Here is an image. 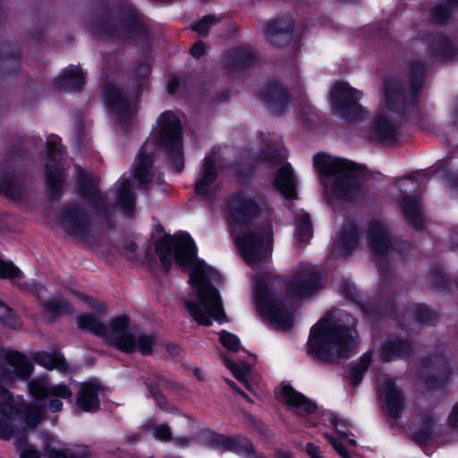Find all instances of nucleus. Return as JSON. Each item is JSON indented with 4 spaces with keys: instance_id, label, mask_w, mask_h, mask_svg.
<instances>
[{
    "instance_id": "obj_1",
    "label": "nucleus",
    "mask_w": 458,
    "mask_h": 458,
    "mask_svg": "<svg viewBox=\"0 0 458 458\" xmlns=\"http://www.w3.org/2000/svg\"><path fill=\"white\" fill-rule=\"evenodd\" d=\"M155 250L165 274L172 268V257L182 270L191 267L189 284L196 294L197 301H187L185 308L192 318L206 327L212 325L211 318L220 321L225 317L222 298L211 279L218 282L222 276L216 269L198 258V248L191 234L183 231L178 235L165 234L159 237L155 242Z\"/></svg>"
},
{
    "instance_id": "obj_2",
    "label": "nucleus",
    "mask_w": 458,
    "mask_h": 458,
    "mask_svg": "<svg viewBox=\"0 0 458 458\" xmlns=\"http://www.w3.org/2000/svg\"><path fill=\"white\" fill-rule=\"evenodd\" d=\"M358 320L342 310L335 318H325L312 326L307 342V353L324 363L348 359L359 343Z\"/></svg>"
},
{
    "instance_id": "obj_3",
    "label": "nucleus",
    "mask_w": 458,
    "mask_h": 458,
    "mask_svg": "<svg viewBox=\"0 0 458 458\" xmlns=\"http://www.w3.org/2000/svg\"><path fill=\"white\" fill-rule=\"evenodd\" d=\"M92 28L106 38L133 45L149 41V30L140 12L128 4L119 5L113 14L106 8L92 20Z\"/></svg>"
},
{
    "instance_id": "obj_4",
    "label": "nucleus",
    "mask_w": 458,
    "mask_h": 458,
    "mask_svg": "<svg viewBox=\"0 0 458 458\" xmlns=\"http://www.w3.org/2000/svg\"><path fill=\"white\" fill-rule=\"evenodd\" d=\"M313 165L322 177L333 179L332 192L337 199L352 202L360 197L365 166L325 152L313 157Z\"/></svg>"
},
{
    "instance_id": "obj_5",
    "label": "nucleus",
    "mask_w": 458,
    "mask_h": 458,
    "mask_svg": "<svg viewBox=\"0 0 458 458\" xmlns=\"http://www.w3.org/2000/svg\"><path fill=\"white\" fill-rule=\"evenodd\" d=\"M426 74V64L421 60H412L408 67L409 92L400 81L385 80L384 89L387 109L401 118H405L408 112L418 113L420 94L424 86Z\"/></svg>"
},
{
    "instance_id": "obj_6",
    "label": "nucleus",
    "mask_w": 458,
    "mask_h": 458,
    "mask_svg": "<svg viewBox=\"0 0 458 458\" xmlns=\"http://www.w3.org/2000/svg\"><path fill=\"white\" fill-rule=\"evenodd\" d=\"M275 276L270 273L259 275L254 279V300L258 312L277 327L290 330L294 318L288 305L274 293Z\"/></svg>"
},
{
    "instance_id": "obj_7",
    "label": "nucleus",
    "mask_w": 458,
    "mask_h": 458,
    "mask_svg": "<svg viewBox=\"0 0 458 458\" xmlns=\"http://www.w3.org/2000/svg\"><path fill=\"white\" fill-rule=\"evenodd\" d=\"M157 123L159 128L155 137L156 146L170 162L171 170L181 173L184 168L181 120L173 111H165L157 119Z\"/></svg>"
},
{
    "instance_id": "obj_8",
    "label": "nucleus",
    "mask_w": 458,
    "mask_h": 458,
    "mask_svg": "<svg viewBox=\"0 0 458 458\" xmlns=\"http://www.w3.org/2000/svg\"><path fill=\"white\" fill-rule=\"evenodd\" d=\"M62 149L55 140L47 142V162L44 165L47 201L59 203L64 194L66 174L63 165Z\"/></svg>"
},
{
    "instance_id": "obj_9",
    "label": "nucleus",
    "mask_w": 458,
    "mask_h": 458,
    "mask_svg": "<svg viewBox=\"0 0 458 458\" xmlns=\"http://www.w3.org/2000/svg\"><path fill=\"white\" fill-rule=\"evenodd\" d=\"M131 319L127 315H119L109 320V328L94 315L83 313L77 317V326L96 336L105 338L110 345L119 350V341L132 335L130 330Z\"/></svg>"
},
{
    "instance_id": "obj_10",
    "label": "nucleus",
    "mask_w": 458,
    "mask_h": 458,
    "mask_svg": "<svg viewBox=\"0 0 458 458\" xmlns=\"http://www.w3.org/2000/svg\"><path fill=\"white\" fill-rule=\"evenodd\" d=\"M76 188L79 196L88 203L94 215L106 222L109 229H114L113 214L98 187V180L81 169L76 178Z\"/></svg>"
},
{
    "instance_id": "obj_11",
    "label": "nucleus",
    "mask_w": 458,
    "mask_h": 458,
    "mask_svg": "<svg viewBox=\"0 0 458 458\" xmlns=\"http://www.w3.org/2000/svg\"><path fill=\"white\" fill-rule=\"evenodd\" d=\"M362 92L347 82L336 81L330 90L333 113L348 121H358L366 114L365 108L360 104Z\"/></svg>"
},
{
    "instance_id": "obj_12",
    "label": "nucleus",
    "mask_w": 458,
    "mask_h": 458,
    "mask_svg": "<svg viewBox=\"0 0 458 458\" xmlns=\"http://www.w3.org/2000/svg\"><path fill=\"white\" fill-rule=\"evenodd\" d=\"M367 239L373 254L378 259L377 267L380 279L389 284L394 276L387 259L394 250L393 238L381 222L374 220L368 226Z\"/></svg>"
},
{
    "instance_id": "obj_13",
    "label": "nucleus",
    "mask_w": 458,
    "mask_h": 458,
    "mask_svg": "<svg viewBox=\"0 0 458 458\" xmlns=\"http://www.w3.org/2000/svg\"><path fill=\"white\" fill-rule=\"evenodd\" d=\"M419 378L422 386L429 391L445 387L451 376V367L446 357L436 352L419 359Z\"/></svg>"
},
{
    "instance_id": "obj_14",
    "label": "nucleus",
    "mask_w": 458,
    "mask_h": 458,
    "mask_svg": "<svg viewBox=\"0 0 458 458\" xmlns=\"http://www.w3.org/2000/svg\"><path fill=\"white\" fill-rule=\"evenodd\" d=\"M272 238L273 230L267 225L242 233L236 237L235 242L246 263L251 265L263 259Z\"/></svg>"
},
{
    "instance_id": "obj_15",
    "label": "nucleus",
    "mask_w": 458,
    "mask_h": 458,
    "mask_svg": "<svg viewBox=\"0 0 458 458\" xmlns=\"http://www.w3.org/2000/svg\"><path fill=\"white\" fill-rule=\"evenodd\" d=\"M226 212L231 224L248 225L258 219L263 208L258 197H250L243 191H237L226 199Z\"/></svg>"
},
{
    "instance_id": "obj_16",
    "label": "nucleus",
    "mask_w": 458,
    "mask_h": 458,
    "mask_svg": "<svg viewBox=\"0 0 458 458\" xmlns=\"http://www.w3.org/2000/svg\"><path fill=\"white\" fill-rule=\"evenodd\" d=\"M4 359L13 369L0 365V394L11 395L6 386H13L16 379L28 380L33 373L34 365L24 353L19 351H6L4 353Z\"/></svg>"
},
{
    "instance_id": "obj_17",
    "label": "nucleus",
    "mask_w": 458,
    "mask_h": 458,
    "mask_svg": "<svg viewBox=\"0 0 458 458\" xmlns=\"http://www.w3.org/2000/svg\"><path fill=\"white\" fill-rule=\"evenodd\" d=\"M58 222L68 235L80 238L90 235L92 227L90 216L78 202L64 204L58 215Z\"/></svg>"
},
{
    "instance_id": "obj_18",
    "label": "nucleus",
    "mask_w": 458,
    "mask_h": 458,
    "mask_svg": "<svg viewBox=\"0 0 458 458\" xmlns=\"http://www.w3.org/2000/svg\"><path fill=\"white\" fill-rule=\"evenodd\" d=\"M325 279L318 270L297 274L285 284L286 295L293 301H301L315 294L323 288Z\"/></svg>"
},
{
    "instance_id": "obj_19",
    "label": "nucleus",
    "mask_w": 458,
    "mask_h": 458,
    "mask_svg": "<svg viewBox=\"0 0 458 458\" xmlns=\"http://www.w3.org/2000/svg\"><path fill=\"white\" fill-rule=\"evenodd\" d=\"M103 98L106 107L123 125L127 126L132 116L131 102L125 90L113 83H106L103 89Z\"/></svg>"
},
{
    "instance_id": "obj_20",
    "label": "nucleus",
    "mask_w": 458,
    "mask_h": 458,
    "mask_svg": "<svg viewBox=\"0 0 458 458\" xmlns=\"http://www.w3.org/2000/svg\"><path fill=\"white\" fill-rule=\"evenodd\" d=\"M421 39L427 43L428 55L438 62H451L458 55L455 43L444 33L424 32Z\"/></svg>"
},
{
    "instance_id": "obj_21",
    "label": "nucleus",
    "mask_w": 458,
    "mask_h": 458,
    "mask_svg": "<svg viewBox=\"0 0 458 458\" xmlns=\"http://www.w3.org/2000/svg\"><path fill=\"white\" fill-rule=\"evenodd\" d=\"M259 98L273 114L280 115L288 107L291 95L283 82L273 80L261 87Z\"/></svg>"
},
{
    "instance_id": "obj_22",
    "label": "nucleus",
    "mask_w": 458,
    "mask_h": 458,
    "mask_svg": "<svg viewBox=\"0 0 458 458\" xmlns=\"http://www.w3.org/2000/svg\"><path fill=\"white\" fill-rule=\"evenodd\" d=\"M264 34L272 45L286 47L297 37L295 22L289 17L281 16L266 23Z\"/></svg>"
},
{
    "instance_id": "obj_23",
    "label": "nucleus",
    "mask_w": 458,
    "mask_h": 458,
    "mask_svg": "<svg viewBox=\"0 0 458 458\" xmlns=\"http://www.w3.org/2000/svg\"><path fill=\"white\" fill-rule=\"evenodd\" d=\"M105 390L106 387L96 379L81 382L75 406L82 412H98L101 409L100 394H103Z\"/></svg>"
},
{
    "instance_id": "obj_24",
    "label": "nucleus",
    "mask_w": 458,
    "mask_h": 458,
    "mask_svg": "<svg viewBox=\"0 0 458 458\" xmlns=\"http://www.w3.org/2000/svg\"><path fill=\"white\" fill-rule=\"evenodd\" d=\"M359 309L371 324L389 318H395L396 316V304L393 296L379 294L374 301L360 303Z\"/></svg>"
},
{
    "instance_id": "obj_25",
    "label": "nucleus",
    "mask_w": 458,
    "mask_h": 458,
    "mask_svg": "<svg viewBox=\"0 0 458 458\" xmlns=\"http://www.w3.org/2000/svg\"><path fill=\"white\" fill-rule=\"evenodd\" d=\"M378 394L383 398L387 415L397 420L405 408L406 398L393 378H386L379 386Z\"/></svg>"
},
{
    "instance_id": "obj_26",
    "label": "nucleus",
    "mask_w": 458,
    "mask_h": 458,
    "mask_svg": "<svg viewBox=\"0 0 458 458\" xmlns=\"http://www.w3.org/2000/svg\"><path fill=\"white\" fill-rule=\"evenodd\" d=\"M259 60L257 52L249 46H238L229 49L223 57V63L230 72H243Z\"/></svg>"
},
{
    "instance_id": "obj_27",
    "label": "nucleus",
    "mask_w": 458,
    "mask_h": 458,
    "mask_svg": "<svg viewBox=\"0 0 458 458\" xmlns=\"http://www.w3.org/2000/svg\"><path fill=\"white\" fill-rule=\"evenodd\" d=\"M413 353L414 347L411 341L398 336L387 339L379 349V358L385 363L397 360H409Z\"/></svg>"
},
{
    "instance_id": "obj_28",
    "label": "nucleus",
    "mask_w": 458,
    "mask_h": 458,
    "mask_svg": "<svg viewBox=\"0 0 458 458\" xmlns=\"http://www.w3.org/2000/svg\"><path fill=\"white\" fill-rule=\"evenodd\" d=\"M21 54L13 38L0 42V75L3 78L16 75L21 68Z\"/></svg>"
},
{
    "instance_id": "obj_29",
    "label": "nucleus",
    "mask_w": 458,
    "mask_h": 458,
    "mask_svg": "<svg viewBox=\"0 0 458 458\" xmlns=\"http://www.w3.org/2000/svg\"><path fill=\"white\" fill-rule=\"evenodd\" d=\"M362 233L354 220L344 222L335 243V250H339L342 257L350 256L359 247Z\"/></svg>"
},
{
    "instance_id": "obj_30",
    "label": "nucleus",
    "mask_w": 458,
    "mask_h": 458,
    "mask_svg": "<svg viewBox=\"0 0 458 458\" xmlns=\"http://www.w3.org/2000/svg\"><path fill=\"white\" fill-rule=\"evenodd\" d=\"M121 340L119 341V351L126 354L139 352L142 356L152 355L157 342L155 334H132Z\"/></svg>"
},
{
    "instance_id": "obj_31",
    "label": "nucleus",
    "mask_w": 458,
    "mask_h": 458,
    "mask_svg": "<svg viewBox=\"0 0 458 458\" xmlns=\"http://www.w3.org/2000/svg\"><path fill=\"white\" fill-rule=\"evenodd\" d=\"M280 394L286 405L297 409V414L300 416H309L313 414L318 409L316 403L295 390L291 385H284Z\"/></svg>"
},
{
    "instance_id": "obj_32",
    "label": "nucleus",
    "mask_w": 458,
    "mask_h": 458,
    "mask_svg": "<svg viewBox=\"0 0 458 458\" xmlns=\"http://www.w3.org/2000/svg\"><path fill=\"white\" fill-rule=\"evenodd\" d=\"M273 186L287 200L297 198V181L290 163L284 164L276 171Z\"/></svg>"
},
{
    "instance_id": "obj_33",
    "label": "nucleus",
    "mask_w": 458,
    "mask_h": 458,
    "mask_svg": "<svg viewBox=\"0 0 458 458\" xmlns=\"http://www.w3.org/2000/svg\"><path fill=\"white\" fill-rule=\"evenodd\" d=\"M217 177L218 174L214 159L209 156H206L200 168L199 177L194 183L195 195L201 198L210 197V188Z\"/></svg>"
},
{
    "instance_id": "obj_34",
    "label": "nucleus",
    "mask_w": 458,
    "mask_h": 458,
    "mask_svg": "<svg viewBox=\"0 0 458 458\" xmlns=\"http://www.w3.org/2000/svg\"><path fill=\"white\" fill-rule=\"evenodd\" d=\"M115 207L120 209L127 218H132L135 213L136 194L132 190L130 178L122 176L117 182Z\"/></svg>"
},
{
    "instance_id": "obj_35",
    "label": "nucleus",
    "mask_w": 458,
    "mask_h": 458,
    "mask_svg": "<svg viewBox=\"0 0 458 458\" xmlns=\"http://www.w3.org/2000/svg\"><path fill=\"white\" fill-rule=\"evenodd\" d=\"M399 207L408 225L421 231L425 227L423 215L420 209L418 199L414 196L405 195L399 201Z\"/></svg>"
},
{
    "instance_id": "obj_36",
    "label": "nucleus",
    "mask_w": 458,
    "mask_h": 458,
    "mask_svg": "<svg viewBox=\"0 0 458 458\" xmlns=\"http://www.w3.org/2000/svg\"><path fill=\"white\" fill-rule=\"evenodd\" d=\"M457 9L458 0H443L429 10V21L439 27H446L452 23L454 13Z\"/></svg>"
},
{
    "instance_id": "obj_37",
    "label": "nucleus",
    "mask_w": 458,
    "mask_h": 458,
    "mask_svg": "<svg viewBox=\"0 0 458 458\" xmlns=\"http://www.w3.org/2000/svg\"><path fill=\"white\" fill-rule=\"evenodd\" d=\"M373 132L377 141L393 145L397 141L399 127L386 114H378L374 120Z\"/></svg>"
},
{
    "instance_id": "obj_38",
    "label": "nucleus",
    "mask_w": 458,
    "mask_h": 458,
    "mask_svg": "<svg viewBox=\"0 0 458 458\" xmlns=\"http://www.w3.org/2000/svg\"><path fill=\"white\" fill-rule=\"evenodd\" d=\"M32 359L35 363L47 370L57 369L60 372H67L69 370V366L64 354L57 349L52 352H36L33 353Z\"/></svg>"
},
{
    "instance_id": "obj_39",
    "label": "nucleus",
    "mask_w": 458,
    "mask_h": 458,
    "mask_svg": "<svg viewBox=\"0 0 458 458\" xmlns=\"http://www.w3.org/2000/svg\"><path fill=\"white\" fill-rule=\"evenodd\" d=\"M52 84L57 90L81 91L86 84V78L81 71L65 70L53 80Z\"/></svg>"
},
{
    "instance_id": "obj_40",
    "label": "nucleus",
    "mask_w": 458,
    "mask_h": 458,
    "mask_svg": "<svg viewBox=\"0 0 458 458\" xmlns=\"http://www.w3.org/2000/svg\"><path fill=\"white\" fill-rule=\"evenodd\" d=\"M40 307L44 312L49 315V322H53L62 316L71 315L73 312L72 304L61 295L41 301Z\"/></svg>"
},
{
    "instance_id": "obj_41",
    "label": "nucleus",
    "mask_w": 458,
    "mask_h": 458,
    "mask_svg": "<svg viewBox=\"0 0 458 458\" xmlns=\"http://www.w3.org/2000/svg\"><path fill=\"white\" fill-rule=\"evenodd\" d=\"M153 162V154L140 149L138 162L133 171V176L140 185L145 186L152 182L153 174L151 169Z\"/></svg>"
},
{
    "instance_id": "obj_42",
    "label": "nucleus",
    "mask_w": 458,
    "mask_h": 458,
    "mask_svg": "<svg viewBox=\"0 0 458 458\" xmlns=\"http://www.w3.org/2000/svg\"><path fill=\"white\" fill-rule=\"evenodd\" d=\"M17 409L11 403H0V438L10 440L15 433L13 425V416Z\"/></svg>"
},
{
    "instance_id": "obj_43",
    "label": "nucleus",
    "mask_w": 458,
    "mask_h": 458,
    "mask_svg": "<svg viewBox=\"0 0 458 458\" xmlns=\"http://www.w3.org/2000/svg\"><path fill=\"white\" fill-rule=\"evenodd\" d=\"M429 275L437 289L451 293L453 284L458 289V275L454 279H451L446 276L445 267L441 264L431 266Z\"/></svg>"
},
{
    "instance_id": "obj_44",
    "label": "nucleus",
    "mask_w": 458,
    "mask_h": 458,
    "mask_svg": "<svg viewBox=\"0 0 458 458\" xmlns=\"http://www.w3.org/2000/svg\"><path fill=\"white\" fill-rule=\"evenodd\" d=\"M287 158L286 150L283 146L267 144L258 155L260 162L270 166L281 165Z\"/></svg>"
},
{
    "instance_id": "obj_45",
    "label": "nucleus",
    "mask_w": 458,
    "mask_h": 458,
    "mask_svg": "<svg viewBox=\"0 0 458 458\" xmlns=\"http://www.w3.org/2000/svg\"><path fill=\"white\" fill-rule=\"evenodd\" d=\"M294 236L301 243H309L313 237V225L308 213L302 211L296 214Z\"/></svg>"
},
{
    "instance_id": "obj_46",
    "label": "nucleus",
    "mask_w": 458,
    "mask_h": 458,
    "mask_svg": "<svg viewBox=\"0 0 458 458\" xmlns=\"http://www.w3.org/2000/svg\"><path fill=\"white\" fill-rule=\"evenodd\" d=\"M435 424L436 420L432 416L428 414L422 415L420 425L413 432L412 439L419 445L428 444L433 439Z\"/></svg>"
},
{
    "instance_id": "obj_47",
    "label": "nucleus",
    "mask_w": 458,
    "mask_h": 458,
    "mask_svg": "<svg viewBox=\"0 0 458 458\" xmlns=\"http://www.w3.org/2000/svg\"><path fill=\"white\" fill-rule=\"evenodd\" d=\"M0 193L8 199H17L21 191L17 177L12 172H4L0 174Z\"/></svg>"
},
{
    "instance_id": "obj_48",
    "label": "nucleus",
    "mask_w": 458,
    "mask_h": 458,
    "mask_svg": "<svg viewBox=\"0 0 458 458\" xmlns=\"http://www.w3.org/2000/svg\"><path fill=\"white\" fill-rule=\"evenodd\" d=\"M29 394L35 399L36 404L47 403L50 385L47 377L33 378L28 383Z\"/></svg>"
},
{
    "instance_id": "obj_49",
    "label": "nucleus",
    "mask_w": 458,
    "mask_h": 458,
    "mask_svg": "<svg viewBox=\"0 0 458 458\" xmlns=\"http://www.w3.org/2000/svg\"><path fill=\"white\" fill-rule=\"evenodd\" d=\"M224 451H229L235 454H252L254 453V446L250 440L245 437L235 436L227 437L225 436Z\"/></svg>"
},
{
    "instance_id": "obj_50",
    "label": "nucleus",
    "mask_w": 458,
    "mask_h": 458,
    "mask_svg": "<svg viewBox=\"0 0 458 458\" xmlns=\"http://www.w3.org/2000/svg\"><path fill=\"white\" fill-rule=\"evenodd\" d=\"M417 323L423 326H435L440 319L439 314L425 303H418L413 310Z\"/></svg>"
},
{
    "instance_id": "obj_51",
    "label": "nucleus",
    "mask_w": 458,
    "mask_h": 458,
    "mask_svg": "<svg viewBox=\"0 0 458 458\" xmlns=\"http://www.w3.org/2000/svg\"><path fill=\"white\" fill-rule=\"evenodd\" d=\"M225 366L232 372L233 377L242 383L246 389L251 390V386L247 379V373L249 372L250 367L247 362H241L237 364L231 359H224Z\"/></svg>"
},
{
    "instance_id": "obj_52",
    "label": "nucleus",
    "mask_w": 458,
    "mask_h": 458,
    "mask_svg": "<svg viewBox=\"0 0 458 458\" xmlns=\"http://www.w3.org/2000/svg\"><path fill=\"white\" fill-rule=\"evenodd\" d=\"M437 172H443V180L453 194L458 199V169L451 170L446 164L437 167Z\"/></svg>"
},
{
    "instance_id": "obj_53",
    "label": "nucleus",
    "mask_w": 458,
    "mask_h": 458,
    "mask_svg": "<svg viewBox=\"0 0 458 458\" xmlns=\"http://www.w3.org/2000/svg\"><path fill=\"white\" fill-rule=\"evenodd\" d=\"M23 272L11 260H4L0 258V278L3 280L14 281L22 279Z\"/></svg>"
},
{
    "instance_id": "obj_54",
    "label": "nucleus",
    "mask_w": 458,
    "mask_h": 458,
    "mask_svg": "<svg viewBox=\"0 0 458 458\" xmlns=\"http://www.w3.org/2000/svg\"><path fill=\"white\" fill-rule=\"evenodd\" d=\"M150 73L151 67L147 63L139 62L134 72V89L138 94L142 92Z\"/></svg>"
},
{
    "instance_id": "obj_55",
    "label": "nucleus",
    "mask_w": 458,
    "mask_h": 458,
    "mask_svg": "<svg viewBox=\"0 0 458 458\" xmlns=\"http://www.w3.org/2000/svg\"><path fill=\"white\" fill-rule=\"evenodd\" d=\"M47 403L36 404L24 413V420L29 427H36L43 419Z\"/></svg>"
},
{
    "instance_id": "obj_56",
    "label": "nucleus",
    "mask_w": 458,
    "mask_h": 458,
    "mask_svg": "<svg viewBox=\"0 0 458 458\" xmlns=\"http://www.w3.org/2000/svg\"><path fill=\"white\" fill-rule=\"evenodd\" d=\"M24 140L22 138L14 139L8 146L6 150V160L13 161L16 158L23 159L28 157V151L24 149Z\"/></svg>"
},
{
    "instance_id": "obj_57",
    "label": "nucleus",
    "mask_w": 458,
    "mask_h": 458,
    "mask_svg": "<svg viewBox=\"0 0 458 458\" xmlns=\"http://www.w3.org/2000/svg\"><path fill=\"white\" fill-rule=\"evenodd\" d=\"M235 177L240 184H250L256 174V168L252 164H242L234 170Z\"/></svg>"
},
{
    "instance_id": "obj_58",
    "label": "nucleus",
    "mask_w": 458,
    "mask_h": 458,
    "mask_svg": "<svg viewBox=\"0 0 458 458\" xmlns=\"http://www.w3.org/2000/svg\"><path fill=\"white\" fill-rule=\"evenodd\" d=\"M217 22L216 16L214 14H207L199 21L191 25L193 31H196L202 37H207L209 34L210 29Z\"/></svg>"
},
{
    "instance_id": "obj_59",
    "label": "nucleus",
    "mask_w": 458,
    "mask_h": 458,
    "mask_svg": "<svg viewBox=\"0 0 458 458\" xmlns=\"http://www.w3.org/2000/svg\"><path fill=\"white\" fill-rule=\"evenodd\" d=\"M18 287L22 292H28L33 294L38 299L40 305L41 301H46L43 298V295L47 293V288L38 281L32 280L30 282H22L18 284Z\"/></svg>"
},
{
    "instance_id": "obj_60",
    "label": "nucleus",
    "mask_w": 458,
    "mask_h": 458,
    "mask_svg": "<svg viewBox=\"0 0 458 458\" xmlns=\"http://www.w3.org/2000/svg\"><path fill=\"white\" fill-rule=\"evenodd\" d=\"M0 324L13 328L19 324L15 311L2 300H0Z\"/></svg>"
},
{
    "instance_id": "obj_61",
    "label": "nucleus",
    "mask_w": 458,
    "mask_h": 458,
    "mask_svg": "<svg viewBox=\"0 0 458 458\" xmlns=\"http://www.w3.org/2000/svg\"><path fill=\"white\" fill-rule=\"evenodd\" d=\"M219 340L222 345L227 350L233 352H239L241 347V341L236 335L226 330H222L220 332Z\"/></svg>"
},
{
    "instance_id": "obj_62",
    "label": "nucleus",
    "mask_w": 458,
    "mask_h": 458,
    "mask_svg": "<svg viewBox=\"0 0 458 458\" xmlns=\"http://www.w3.org/2000/svg\"><path fill=\"white\" fill-rule=\"evenodd\" d=\"M204 443L211 448H224L225 436L212 430H208L202 434Z\"/></svg>"
},
{
    "instance_id": "obj_63",
    "label": "nucleus",
    "mask_w": 458,
    "mask_h": 458,
    "mask_svg": "<svg viewBox=\"0 0 458 458\" xmlns=\"http://www.w3.org/2000/svg\"><path fill=\"white\" fill-rule=\"evenodd\" d=\"M49 397H56L72 403V391L67 385L59 383L55 386H50Z\"/></svg>"
},
{
    "instance_id": "obj_64",
    "label": "nucleus",
    "mask_w": 458,
    "mask_h": 458,
    "mask_svg": "<svg viewBox=\"0 0 458 458\" xmlns=\"http://www.w3.org/2000/svg\"><path fill=\"white\" fill-rule=\"evenodd\" d=\"M48 458H90V453L87 450L68 453L53 447L48 451Z\"/></svg>"
}]
</instances>
